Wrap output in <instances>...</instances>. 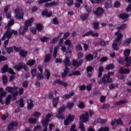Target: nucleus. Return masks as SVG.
<instances>
[{
	"label": "nucleus",
	"instance_id": "1",
	"mask_svg": "<svg viewBox=\"0 0 131 131\" xmlns=\"http://www.w3.org/2000/svg\"><path fill=\"white\" fill-rule=\"evenodd\" d=\"M115 35H117V38L114 41L112 46V48L115 51H118L119 50V47L118 46L121 45V41H122V37H123V35L121 34L120 31H118L116 33Z\"/></svg>",
	"mask_w": 131,
	"mask_h": 131
},
{
	"label": "nucleus",
	"instance_id": "2",
	"mask_svg": "<svg viewBox=\"0 0 131 131\" xmlns=\"http://www.w3.org/2000/svg\"><path fill=\"white\" fill-rule=\"evenodd\" d=\"M111 75H114V72H110L107 75H104L102 79L99 81L98 83L99 84H101V83L107 84V83L112 82L113 80L110 78Z\"/></svg>",
	"mask_w": 131,
	"mask_h": 131
},
{
	"label": "nucleus",
	"instance_id": "3",
	"mask_svg": "<svg viewBox=\"0 0 131 131\" xmlns=\"http://www.w3.org/2000/svg\"><path fill=\"white\" fill-rule=\"evenodd\" d=\"M64 45L69 46L68 47V51L66 53V58L70 59L71 58V56L72 55L73 45L71 44V40H70L69 39H67L64 41Z\"/></svg>",
	"mask_w": 131,
	"mask_h": 131
},
{
	"label": "nucleus",
	"instance_id": "4",
	"mask_svg": "<svg viewBox=\"0 0 131 131\" xmlns=\"http://www.w3.org/2000/svg\"><path fill=\"white\" fill-rule=\"evenodd\" d=\"M5 90L8 93H10L12 94V100L13 101L16 100V97L18 96V87H10L7 86Z\"/></svg>",
	"mask_w": 131,
	"mask_h": 131
},
{
	"label": "nucleus",
	"instance_id": "5",
	"mask_svg": "<svg viewBox=\"0 0 131 131\" xmlns=\"http://www.w3.org/2000/svg\"><path fill=\"white\" fill-rule=\"evenodd\" d=\"M34 21V18L33 17H31L30 19L26 20L25 21V27L24 28L23 30H22V28H20L19 32V34L20 35H23L26 31H27V29H28V26H31V23Z\"/></svg>",
	"mask_w": 131,
	"mask_h": 131
},
{
	"label": "nucleus",
	"instance_id": "6",
	"mask_svg": "<svg viewBox=\"0 0 131 131\" xmlns=\"http://www.w3.org/2000/svg\"><path fill=\"white\" fill-rule=\"evenodd\" d=\"M53 116V114L50 113L47 114L46 118L43 119L41 123L42 125L45 128L43 129V131H48V126L49 125V121H50V118Z\"/></svg>",
	"mask_w": 131,
	"mask_h": 131
},
{
	"label": "nucleus",
	"instance_id": "7",
	"mask_svg": "<svg viewBox=\"0 0 131 131\" xmlns=\"http://www.w3.org/2000/svg\"><path fill=\"white\" fill-rule=\"evenodd\" d=\"M63 63L64 64L65 69L64 70V72L61 75L62 78H64V77L67 75L68 72H69V68H68V66H70L71 64L70 63V59L68 58H65Z\"/></svg>",
	"mask_w": 131,
	"mask_h": 131
},
{
	"label": "nucleus",
	"instance_id": "8",
	"mask_svg": "<svg viewBox=\"0 0 131 131\" xmlns=\"http://www.w3.org/2000/svg\"><path fill=\"white\" fill-rule=\"evenodd\" d=\"M12 34H14V35H17V34H18V33L17 32V31L11 30L10 28L8 29L7 32L5 33V34L4 35L2 38V40H5V39H6V38L9 39V38H11Z\"/></svg>",
	"mask_w": 131,
	"mask_h": 131
},
{
	"label": "nucleus",
	"instance_id": "9",
	"mask_svg": "<svg viewBox=\"0 0 131 131\" xmlns=\"http://www.w3.org/2000/svg\"><path fill=\"white\" fill-rule=\"evenodd\" d=\"M130 54V49H125L124 51V55L126 58H125V61L126 62V67H129L131 64V57H128V56Z\"/></svg>",
	"mask_w": 131,
	"mask_h": 131
},
{
	"label": "nucleus",
	"instance_id": "10",
	"mask_svg": "<svg viewBox=\"0 0 131 131\" xmlns=\"http://www.w3.org/2000/svg\"><path fill=\"white\" fill-rule=\"evenodd\" d=\"M14 13L15 14V17L17 20H19V19H23L24 12L22 10V9L18 7L15 9Z\"/></svg>",
	"mask_w": 131,
	"mask_h": 131
},
{
	"label": "nucleus",
	"instance_id": "11",
	"mask_svg": "<svg viewBox=\"0 0 131 131\" xmlns=\"http://www.w3.org/2000/svg\"><path fill=\"white\" fill-rule=\"evenodd\" d=\"M82 36L83 37H84L85 36H90V35H91V36H94V37H98L99 36V33L96 32H94L92 30H90L88 32H86L85 31H84L83 33L81 34Z\"/></svg>",
	"mask_w": 131,
	"mask_h": 131
},
{
	"label": "nucleus",
	"instance_id": "12",
	"mask_svg": "<svg viewBox=\"0 0 131 131\" xmlns=\"http://www.w3.org/2000/svg\"><path fill=\"white\" fill-rule=\"evenodd\" d=\"M23 68L26 71L29 70V69L25 65V63H19L13 67V69H16L17 71H20V70L23 69Z\"/></svg>",
	"mask_w": 131,
	"mask_h": 131
},
{
	"label": "nucleus",
	"instance_id": "13",
	"mask_svg": "<svg viewBox=\"0 0 131 131\" xmlns=\"http://www.w3.org/2000/svg\"><path fill=\"white\" fill-rule=\"evenodd\" d=\"M8 71L10 74H13V75H15V73H14L13 69L11 68L9 69V66H8V64H5L2 69V73H6V72H7Z\"/></svg>",
	"mask_w": 131,
	"mask_h": 131
},
{
	"label": "nucleus",
	"instance_id": "14",
	"mask_svg": "<svg viewBox=\"0 0 131 131\" xmlns=\"http://www.w3.org/2000/svg\"><path fill=\"white\" fill-rule=\"evenodd\" d=\"M65 109H66V106L64 105H62L61 107H60L58 111V114L57 115V118H60L61 119H64V118H65L64 115H61V113H63V112L65 111Z\"/></svg>",
	"mask_w": 131,
	"mask_h": 131
},
{
	"label": "nucleus",
	"instance_id": "15",
	"mask_svg": "<svg viewBox=\"0 0 131 131\" xmlns=\"http://www.w3.org/2000/svg\"><path fill=\"white\" fill-rule=\"evenodd\" d=\"M89 112H85V114H82L80 117V120H81L82 122H84V123L89 121Z\"/></svg>",
	"mask_w": 131,
	"mask_h": 131
},
{
	"label": "nucleus",
	"instance_id": "16",
	"mask_svg": "<svg viewBox=\"0 0 131 131\" xmlns=\"http://www.w3.org/2000/svg\"><path fill=\"white\" fill-rule=\"evenodd\" d=\"M74 120V116L73 115H69L68 118L64 120V125H69V124Z\"/></svg>",
	"mask_w": 131,
	"mask_h": 131
},
{
	"label": "nucleus",
	"instance_id": "17",
	"mask_svg": "<svg viewBox=\"0 0 131 131\" xmlns=\"http://www.w3.org/2000/svg\"><path fill=\"white\" fill-rule=\"evenodd\" d=\"M0 102L1 104L4 103V101L2 99H3V97H6L7 95V92L6 91H4V89L0 88Z\"/></svg>",
	"mask_w": 131,
	"mask_h": 131
},
{
	"label": "nucleus",
	"instance_id": "18",
	"mask_svg": "<svg viewBox=\"0 0 131 131\" xmlns=\"http://www.w3.org/2000/svg\"><path fill=\"white\" fill-rule=\"evenodd\" d=\"M104 12V10L101 7H98L97 8L96 11H94L93 13L97 16H101L103 12Z\"/></svg>",
	"mask_w": 131,
	"mask_h": 131
},
{
	"label": "nucleus",
	"instance_id": "19",
	"mask_svg": "<svg viewBox=\"0 0 131 131\" xmlns=\"http://www.w3.org/2000/svg\"><path fill=\"white\" fill-rule=\"evenodd\" d=\"M83 62V59H80L79 61H77V60H73V66L74 67H76V68H77V67H78L79 66H80V65H81V64H82Z\"/></svg>",
	"mask_w": 131,
	"mask_h": 131
},
{
	"label": "nucleus",
	"instance_id": "20",
	"mask_svg": "<svg viewBox=\"0 0 131 131\" xmlns=\"http://www.w3.org/2000/svg\"><path fill=\"white\" fill-rule=\"evenodd\" d=\"M119 72L121 74H128V73L130 72V71L128 69H123V68H121L119 70Z\"/></svg>",
	"mask_w": 131,
	"mask_h": 131
},
{
	"label": "nucleus",
	"instance_id": "21",
	"mask_svg": "<svg viewBox=\"0 0 131 131\" xmlns=\"http://www.w3.org/2000/svg\"><path fill=\"white\" fill-rule=\"evenodd\" d=\"M17 125L18 122H12L8 125V130H12V129H14V126H17Z\"/></svg>",
	"mask_w": 131,
	"mask_h": 131
},
{
	"label": "nucleus",
	"instance_id": "22",
	"mask_svg": "<svg viewBox=\"0 0 131 131\" xmlns=\"http://www.w3.org/2000/svg\"><path fill=\"white\" fill-rule=\"evenodd\" d=\"M58 2L53 1L52 2L46 4L45 7L46 8H50V7H52V6H58Z\"/></svg>",
	"mask_w": 131,
	"mask_h": 131
},
{
	"label": "nucleus",
	"instance_id": "23",
	"mask_svg": "<svg viewBox=\"0 0 131 131\" xmlns=\"http://www.w3.org/2000/svg\"><path fill=\"white\" fill-rule=\"evenodd\" d=\"M55 83H59V84H60L61 85H62V86H64L65 88L68 86V83L63 81H61L60 80H55Z\"/></svg>",
	"mask_w": 131,
	"mask_h": 131
},
{
	"label": "nucleus",
	"instance_id": "24",
	"mask_svg": "<svg viewBox=\"0 0 131 131\" xmlns=\"http://www.w3.org/2000/svg\"><path fill=\"white\" fill-rule=\"evenodd\" d=\"M33 107V101L32 99H29L28 100V108L31 110Z\"/></svg>",
	"mask_w": 131,
	"mask_h": 131
},
{
	"label": "nucleus",
	"instance_id": "25",
	"mask_svg": "<svg viewBox=\"0 0 131 131\" xmlns=\"http://www.w3.org/2000/svg\"><path fill=\"white\" fill-rule=\"evenodd\" d=\"M59 102V97H55L53 99V102L52 104L54 106V107H57V105H58V103Z\"/></svg>",
	"mask_w": 131,
	"mask_h": 131
},
{
	"label": "nucleus",
	"instance_id": "26",
	"mask_svg": "<svg viewBox=\"0 0 131 131\" xmlns=\"http://www.w3.org/2000/svg\"><path fill=\"white\" fill-rule=\"evenodd\" d=\"M129 17V15L126 13H123L119 15V18L123 19V20L127 19Z\"/></svg>",
	"mask_w": 131,
	"mask_h": 131
},
{
	"label": "nucleus",
	"instance_id": "27",
	"mask_svg": "<svg viewBox=\"0 0 131 131\" xmlns=\"http://www.w3.org/2000/svg\"><path fill=\"white\" fill-rule=\"evenodd\" d=\"M73 95H74V92H72L70 94H66L64 95H63L62 96V98L63 99H68L69 98H71V97H72V96H73Z\"/></svg>",
	"mask_w": 131,
	"mask_h": 131
},
{
	"label": "nucleus",
	"instance_id": "28",
	"mask_svg": "<svg viewBox=\"0 0 131 131\" xmlns=\"http://www.w3.org/2000/svg\"><path fill=\"white\" fill-rule=\"evenodd\" d=\"M41 115V113L38 112H35L34 114L32 115L33 117L36 118V119H38L39 116Z\"/></svg>",
	"mask_w": 131,
	"mask_h": 131
},
{
	"label": "nucleus",
	"instance_id": "29",
	"mask_svg": "<svg viewBox=\"0 0 131 131\" xmlns=\"http://www.w3.org/2000/svg\"><path fill=\"white\" fill-rule=\"evenodd\" d=\"M42 16H46V17H51L52 16V12L48 13V10H45L42 12Z\"/></svg>",
	"mask_w": 131,
	"mask_h": 131
},
{
	"label": "nucleus",
	"instance_id": "30",
	"mask_svg": "<svg viewBox=\"0 0 131 131\" xmlns=\"http://www.w3.org/2000/svg\"><path fill=\"white\" fill-rule=\"evenodd\" d=\"M104 6L105 8L109 9V8H111V7H112V2H111V1H108L105 3Z\"/></svg>",
	"mask_w": 131,
	"mask_h": 131
},
{
	"label": "nucleus",
	"instance_id": "31",
	"mask_svg": "<svg viewBox=\"0 0 131 131\" xmlns=\"http://www.w3.org/2000/svg\"><path fill=\"white\" fill-rule=\"evenodd\" d=\"M103 71H104V68L103 67H100L99 68V74H98V77L99 78H101V77H102V74Z\"/></svg>",
	"mask_w": 131,
	"mask_h": 131
},
{
	"label": "nucleus",
	"instance_id": "32",
	"mask_svg": "<svg viewBox=\"0 0 131 131\" xmlns=\"http://www.w3.org/2000/svg\"><path fill=\"white\" fill-rule=\"evenodd\" d=\"M58 49H59V46H56L54 48L53 52V57L54 58V59H56L57 57V54H58Z\"/></svg>",
	"mask_w": 131,
	"mask_h": 131
},
{
	"label": "nucleus",
	"instance_id": "33",
	"mask_svg": "<svg viewBox=\"0 0 131 131\" xmlns=\"http://www.w3.org/2000/svg\"><path fill=\"white\" fill-rule=\"evenodd\" d=\"M34 64H35V60H30L27 62V65H28V66H33Z\"/></svg>",
	"mask_w": 131,
	"mask_h": 131
},
{
	"label": "nucleus",
	"instance_id": "34",
	"mask_svg": "<svg viewBox=\"0 0 131 131\" xmlns=\"http://www.w3.org/2000/svg\"><path fill=\"white\" fill-rule=\"evenodd\" d=\"M19 55L21 57H25L27 55V52L23 50H20Z\"/></svg>",
	"mask_w": 131,
	"mask_h": 131
},
{
	"label": "nucleus",
	"instance_id": "35",
	"mask_svg": "<svg viewBox=\"0 0 131 131\" xmlns=\"http://www.w3.org/2000/svg\"><path fill=\"white\" fill-rule=\"evenodd\" d=\"M115 68V66H114L113 64H110L106 66L105 69L106 70H110L111 69H113V68Z\"/></svg>",
	"mask_w": 131,
	"mask_h": 131
},
{
	"label": "nucleus",
	"instance_id": "36",
	"mask_svg": "<svg viewBox=\"0 0 131 131\" xmlns=\"http://www.w3.org/2000/svg\"><path fill=\"white\" fill-rule=\"evenodd\" d=\"M105 0H91L92 4H102Z\"/></svg>",
	"mask_w": 131,
	"mask_h": 131
},
{
	"label": "nucleus",
	"instance_id": "37",
	"mask_svg": "<svg viewBox=\"0 0 131 131\" xmlns=\"http://www.w3.org/2000/svg\"><path fill=\"white\" fill-rule=\"evenodd\" d=\"M72 75H80V72L77 71L74 72L72 74L70 73L68 74L69 77L72 76Z\"/></svg>",
	"mask_w": 131,
	"mask_h": 131
},
{
	"label": "nucleus",
	"instance_id": "38",
	"mask_svg": "<svg viewBox=\"0 0 131 131\" xmlns=\"http://www.w3.org/2000/svg\"><path fill=\"white\" fill-rule=\"evenodd\" d=\"M45 76H46L47 79H49L51 77V73L49 71V70H45Z\"/></svg>",
	"mask_w": 131,
	"mask_h": 131
},
{
	"label": "nucleus",
	"instance_id": "39",
	"mask_svg": "<svg viewBox=\"0 0 131 131\" xmlns=\"http://www.w3.org/2000/svg\"><path fill=\"white\" fill-rule=\"evenodd\" d=\"M74 106V103L73 102H69L67 104V108L69 109H72V107Z\"/></svg>",
	"mask_w": 131,
	"mask_h": 131
},
{
	"label": "nucleus",
	"instance_id": "40",
	"mask_svg": "<svg viewBox=\"0 0 131 131\" xmlns=\"http://www.w3.org/2000/svg\"><path fill=\"white\" fill-rule=\"evenodd\" d=\"M50 59H51V55L47 54L45 56V63H48V62H49Z\"/></svg>",
	"mask_w": 131,
	"mask_h": 131
},
{
	"label": "nucleus",
	"instance_id": "41",
	"mask_svg": "<svg viewBox=\"0 0 131 131\" xmlns=\"http://www.w3.org/2000/svg\"><path fill=\"white\" fill-rule=\"evenodd\" d=\"M85 59L88 60V61H91L94 59V56L92 54H89L86 56Z\"/></svg>",
	"mask_w": 131,
	"mask_h": 131
},
{
	"label": "nucleus",
	"instance_id": "42",
	"mask_svg": "<svg viewBox=\"0 0 131 131\" xmlns=\"http://www.w3.org/2000/svg\"><path fill=\"white\" fill-rule=\"evenodd\" d=\"M11 99H12V96H11L10 95H8L6 99L5 103H6V105H8V104L10 103V101Z\"/></svg>",
	"mask_w": 131,
	"mask_h": 131
},
{
	"label": "nucleus",
	"instance_id": "43",
	"mask_svg": "<svg viewBox=\"0 0 131 131\" xmlns=\"http://www.w3.org/2000/svg\"><path fill=\"white\" fill-rule=\"evenodd\" d=\"M37 120V119L36 118H31L29 119V122H30V123H32V124H33L36 122Z\"/></svg>",
	"mask_w": 131,
	"mask_h": 131
},
{
	"label": "nucleus",
	"instance_id": "44",
	"mask_svg": "<svg viewBox=\"0 0 131 131\" xmlns=\"http://www.w3.org/2000/svg\"><path fill=\"white\" fill-rule=\"evenodd\" d=\"M131 42V38L127 39L124 42V46H129Z\"/></svg>",
	"mask_w": 131,
	"mask_h": 131
},
{
	"label": "nucleus",
	"instance_id": "45",
	"mask_svg": "<svg viewBox=\"0 0 131 131\" xmlns=\"http://www.w3.org/2000/svg\"><path fill=\"white\" fill-rule=\"evenodd\" d=\"M126 27H127L126 25L123 24L120 27H118L117 29L118 30H123V29H125V28H126Z\"/></svg>",
	"mask_w": 131,
	"mask_h": 131
},
{
	"label": "nucleus",
	"instance_id": "46",
	"mask_svg": "<svg viewBox=\"0 0 131 131\" xmlns=\"http://www.w3.org/2000/svg\"><path fill=\"white\" fill-rule=\"evenodd\" d=\"M93 28L94 29H99V22L98 21H95L93 23Z\"/></svg>",
	"mask_w": 131,
	"mask_h": 131
},
{
	"label": "nucleus",
	"instance_id": "47",
	"mask_svg": "<svg viewBox=\"0 0 131 131\" xmlns=\"http://www.w3.org/2000/svg\"><path fill=\"white\" fill-rule=\"evenodd\" d=\"M125 103H126V100H120L119 102H115V105H121Z\"/></svg>",
	"mask_w": 131,
	"mask_h": 131
},
{
	"label": "nucleus",
	"instance_id": "48",
	"mask_svg": "<svg viewBox=\"0 0 131 131\" xmlns=\"http://www.w3.org/2000/svg\"><path fill=\"white\" fill-rule=\"evenodd\" d=\"M93 70H94V68H93V67L92 66H89L86 68V71L88 73H90V72H92Z\"/></svg>",
	"mask_w": 131,
	"mask_h": 131
},
{
	"label": "nucleus",
	"instance_id": "49",
	"mask_svg": "<svg viewBox=\"0 0 131 131\" xmlns=\"http://www.w3.org/2000/svg\"><path fill=\"white\" fill-rule=\"evenodd\" d=\"M3 81L4 85L7 84V83L8 82V78H7V76H4L3 77Z\"/></svg>",
	"mask_w": 131,
	"mask_h": 131
},
{
	"label": "nucleus",
	"instance_id": "50",
	"mask_svg": "<svg viewBox=\"0 0 131 131\" xmlns=\"http://www.w3.org/2000/svg\"><path fill=\"white\" fill-rule=\"evenodd\" d=\"M98 131H109V127H101Z\"/></svg>",
	"mask_w": 131,
	"mask_h": 131
},
{
	"label": "nucleus",
	"instance_id": "51",
	"mask_svg": "<svg viewBox=\"0 0 131 131\" xmlns=\"http://www.w3.org/2000/svg\"><path fill=\"white\" fill-rule=\"evenodd\" d=\"M88 17H89V14H85V15H83L81 16V18L82 21H84V20H86V19H88Z\"/></svg>",
	"mask_w": 131,
	"mask_h": 131
},
{
	"label": "nucleus",
	"instance_id": "52",
	"mask_svg": "<svg viewBox=\"0 0 131 131\" xmlns=\"http://www.w3.org/2000/svg\"><path fill=\"white\" fill-rule=\"evenodd\" d=\"M97 122H98V123H105L106 120L99 118L97 119Z\"/></svg>",
	"mask_w": 131,
	"mask_h": 131
},
{
	"label": "nucleus",
	"instance_id": "53",
	"mask_svg": "<svg viewBox=\"0 0 131 131\" xmlns=\"http://www.w3.org/2000/svg\"><path fill=\"white\" fill-rule=\"evenodd\" d=\"M5 49L8 54H11V53L12 52H13V48H12V47H10V48L6 47V48H5Z\"/></svg>",
	"mask_w": 131,
	"mask_h": 131
},
{
	"label": "nucleus",
	"instance_id": "54",
	"mask_svg": "<svg viewBox=\"0 0 131 131\" xmlns=\"http://www.w3.org/2000/svg\"><path fill=\"white\" fill-rule=\"evenodd\" d=\"M76 49L77 51H82V47H81V45L78 44L76 46Z\"/></svg>",
	"mask_w": 131,
	"mask_h": 131
},
{
	"label": "nucleus",
	"instance_id": "55",
	"mask_svg": "<svg viewBox=\"0 0 131 131\" xmlns=\"http://www.w3.org/2000/svg\"><path fill=\"white\" fill-rule=\"evenodd\" d=\"M52 0H39L38 1V4L41 5V4H43L45 3H48V2H52Z\"/></svg>",
	"mask_w": 131,
	"mask_h": 131
},
{
	"label": "nucleus",
	"instance_id": "56",
	"mask_svg": "<svg viewBox=\"0 0 131 131\" xmlns=\"http://www.w3.org/2000/svg\"><path fill=\"white\" fill-rule=\"evenodd\" d=\"M14 24V19H11L9 21L8 25H7V27H10L12 26Z\"/></svg>",
	"mask_w": 131,
	"mask_h": 131
},
{
	"label": "nucleus",
	"instance_id": "57",
	"mask_svg": "<svg viewBox=\"0 0 131 131\" xmlns=\"http://www.w3.org/2000/svg\"><path fill=\"white\" fill-rule=\"evenodd\" d=\"M19 106L21 108L24 107V100L23 99H20L19 100Z\"/></svg>",
	"mask_w": 131,
	"mask_h": 131
},
{
	"label": "nucleus",
	"instance_id": "58",
	"mask_svg": "<svg viewBox=\"0 0 131 131\" xmlns=\"http://www.w3.org/2000/svg\"><path fill=\"white\" fill-rule=\"evenodd\" d=\"M67 4L69 7H70L73 5V0H67Z\"/></svg>",
	"mask_w": 131,
	"mask_h": 131
},
{
	"label": "nucleus",
	"instance_id": "59",
	"mask_svg": "<svg viewBox=\"0 0 131 131\" xmlns=\"http://www.w3.org/2000/svg\"><path fill=\"white\" fill-rule=\"evenodd\" d=\"M50 38L47 37H43L42 38H40L41 41H42L43 42H45V41H48V40H49Z\"/></svg>",
	"mask_w": 131,
	"mask_h": 131
},
{
	"label": "nucleus",
	"instance_id": "60",
	"mask_svg": "<svg viewBox=\"0 0 131 131\" xmlns=\"http://www.w3.org/2000/svg\"><path fill=\"white\" fill-rule=\"evenodd\" d=\"M31 74L32 76H36V69H33L31 70Z\"/></svg>",
	"mask_w": 131,
	"mask_h": 131
},
{
	"label": "nucleus",
	"instance_id": "61",
	"mask_svg": "<svg viewBox=\"0 0 131 131\" xmlns=\"http://www.w3.org/2000/svg\"><path fill=\"white\" fill-rule=\"evenodd\" d=\"M37 79H39L40 80L43 79V75L41 74H38L37 75Z\"/></svg>",
	"mask_w": 131,
	"mask_h": 131
},
{
	"label": "nucleus",
	"instance_id": "62",
	"mask_svg": "<svg viewBox=\"0 0 131 131\" xmlns=\"http://www.w3.org/2000/svg\"><path fill=\"white\" fill-rule=\"evenodd\" d=\"M36 29L38 30V31H40V30L42 29V26L41 24H37L36 25Z\"/></svg>",
	"mask_w": 131,
	"mask_h": 131
},
{
	"label": "nucleus",
	"instance_id": "63",
	"mask_svg": "<svg viewBox=\"0 0 131 131\" xmlns=\"http://www.w3.org/2000/svg\"><path fill=\"white\" fill-rule=\"evenodd\" d=\"M99 45H100V46H106V42H105L104 40L99 39Z\"/></svg>",
	"mask_w": 131,
	"mask_h": 131
},
{
	"label": "nucleus",
	"instance_id": "64",
	"mask_svg": "<svg viewBox=\"0 0 131 131\" xmlns=\"http://www.w3.org/2000/svg\"><path fill=\"white\" fill-rule=\"evenodd\" d=\"M120 6V3L119 2L117 1L114 4V7L115 8H119V6Z\"/></svg>",
	"mask_w": 131,
	"mask_h": 131
}]
</instances>
